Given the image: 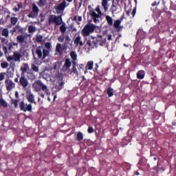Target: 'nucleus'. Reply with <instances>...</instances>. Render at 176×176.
<instances>
[{
  "label": "nucleus",
  "mask_w": 176,
  "mask_h": 176,
  "mask_svg": "<svg viewBox=\"0 0 176 176\" xmlns=\"http://www.w3.org/2000/svg\"><path fill=\"white\" fill-rule=\"evenodd\" d=\"M45 49H42V46L32 45V54L35 58V54L37 55L38 58L40 60H45L46 57L50 56V51L49 50L52 49V43L47 42L45 43Z\"/></svg>",
  "instance_id": "obj_1"
},
{
  "label": "nucleus",
  "mask_w": 176,
  "mask_h": 176,
  "mask_svg": "<svg viewBox=\"0 0 176 176\" xmlns=\"http://www.w3.org/2000/svg\"><path fill=\"white\" fill-rule=\"evenodd\" d=\"M32 89L36 92H39L41 90L45 91L47 96H50V91H49V89H47V86H46L41 80H37L34 82L32 84Z\"/></svg>",
  "instance_id": "obj_2"
},
{
  "label": "nucleus",
  "mask_w": 176,
  "mask_h": 176,
  "mask_svg": "<svg viewBox=\"0 0 176 176\" xmlns=\"http://www.w3.org/2000/svg\"><path fill=\"white\" fill-rule=\"evenodd\" d=\"M49 25L55 24V25H61L63 24V18L61 16L50 15L48 18Z\"/></svg>",
  "instance_id": "obj_3"
},
{
  "label": "nucleus",
  "mask_w": 176,
  "mask_h": 176,
  "mask_svg": "<svg viewBox=\"0 0 176 176\" xmlns=\"http://www.w3.org/2000/svg\"><path fill=\"white\" fill-rule=\"evenodd\" d=\"M23 56L21 53L19 52V51H15L13 52V55H10L6 56L7 58V61L10 63V61H15V63H20L21 61V58Z\"/></svg>",
  "instance_id": "obj_4"
},
{
  "label": "nucleus",
  "mask_w": 176,
  "mask_h": 176,
  "mask_svg": "<svg viewBox=\"0 0 176 176\" xmlns=\"http://www.w3.org/2000/svg\"><path fill=\"white\" fill-rule=\"evenodd\" d=\"M94 30H96V26L93 24H87L81 31V34L82 36H89L90 34L94 32Z\"/></svg>",
  "instance_id": "obj_5"
},
{
  "label": "nucleus",
  "mask_w": 176,
  "mask_h": 176,
  "mask_svg": "<svg viewBox=\"0 0 176 176\" xmlns=\"http://www.w3.org/2000/svg\"><path fill=\"white\" fill-rule=\"evenodd\" d=\"M96 12H97L98 14ZM96 12L93 11L91 13V16L94 23H96V24H98V23H100V18L102 15V14L101 13V10H100V6H98L96 8Z\"/></svg>",
  "instance_id": "obj_6"
},
{
  "label": "nucleus",
  "mask_w": 176,
  "mask_h": 176,
  "mask_svg": "<svg viewBox=\"0 0 176 176\" xmlns=\"http://www.w3.org/2000/svg\"><path fill=\"white\" fill-rule=\"evenodd\" d=\"M95 39L96 37H91L87 39L86 46H88L89 50H91V49H94L95 46H97V43Z\"/></svg>",
  "instance_id": "obj_7"
},
{
  "label": "nucleus",
  "mask_w": 176,
  "mask_h": 176,
  "mask_svg": "<svg viewBox=\"0 0 176 176\" xmlns=\"http://www.w3.org/2000/svg\"><path fill=\"white\" fill-rule=\"evenodd\" d=\"M67 8V1L64 0L61 3L58 4V6L54 7V9L56 11L58 14H60L64 12V9Z\"/></svg>",
  "instance_id": "obj_8"
},
{
  "label": "nucleus",
  "mask_w": 176,
  "mask_h": 176,
  "mask_svg": "<svg viewBox=\"0 0 176 176\" xmlns=\"http://www.w3.org/2000/svg\"><path fill=\"white\" fill-rule=\"evenodd\" d=\"M6 89L8 91H12L14 87H16V84L13 82V80L8 78L5 80Z\"/></svg>",
  "instance_id": "obj_9"
},
{
  "label": "nucleus",
  "mask_w": 176,
  "mask_h": 176,
  "mask_svg": "<svg viewBox=\"0 0 176 176\" xmlns=\"http://www.w3.org/2000/svg\"><path fill=\"white\" fill-rule=\"evenodd\" d=\"M19 107L21 111H23V112H32V104H27L24 103V102H21L19 104Z\"/></svg>",
  "instance_id": "obj_10"
},
{
  "label": "nucleus",
  "mask_w": 176,
  "mask_h": 176,
  "mask_svg": "<svg viewBox=\"0 0 176 176\" xmlns=\"http://www.w3.org/2000/svg\"><path fill=\"white\" fill-rule=\"evenodd\" d=\"M72 64L71 60L69 58H67L62 67L63 72H69V69L71 68Z\"/></svg>",
  "instance_id": "obj_11"
},
{
  "label": "nucleus",
  "mask_w": 176,
  "mask_h": 176,
  "mask_svg": "<svg viewBox=\"0 0 176 176\" xmlns=\"http://www.w3.org/2000/svg\"><path fill=\"white\" fill-rule=\"evenodd\" d=\"M21 75L22 76H25V74L29 72V71L31 70L30 68V65L28 63H23L22 65L21 66Z\"/></svg>",
  "instance_id": "obj_12"
},
{
  "label": "nucleus",
  "mask_w": 176,
  "mask_h": 176,
  "mask_svg": "<svg viewBox=\"0 0 176 176\" xmlns=\"http://www.w3.org/2000/svg\"><path fill=\"white\" fill-rule=\"evenodd\" d=\"M19 83L21 86L23 87V89H25V87H28V85L30 84V82H28V79L25 78V76L23 75H21Z\"/></svg>",
  "instance_id": "obj_13"
},
{
  "label": "nucleus",
  "mask_w": 176,
  "mask_h": 176,
  "mask_svg": "<svg viewBox=\"0 0 176 176\" xmlns=\"http://www.w3.org/2000/svg\"><path fill=\"white\" fill-rule=\"evenodd\" d=\"M12 49H13V45L12 44V43H8L7 44V46L3 45V51L6 57L8 56L9 52H12Z\"/></svg>",
  "instance_id": "obj_14"
},
{
  "label": "nucleus",
  "mask_w": 176,
  "mask_h": 176,
  "mask_svg": "<svg viewBox=\"0 0 176 176\" xmlns=\"http://www.w3.org/2000/svg\"><path fill=\"white\" fill-rule=\"evenodd\" d=\"M62 47L64 52H67V50H73L74 47H72V41H65L64 43L62 45Z\"/></svg>",
  "instance_id": "obj_15"
},
{
  "label": "nucleus",
  "mask_w": 176,
  "mask_h": 176,
  "mask_svg": "<svg viewBox=\"0 0 176 176\" xmlns=\"http://www.w3.org/2000/svg\"><path fill=\"white\" fill-rule=\"evenodd\" d=\"M74 45H76V47H78V46H79L80 47H82V46L85 45V43L82 41V37H80V36H77L74 39Z\"/></svg>",
  "instance_id": "obj_16"
},
{
  "label": "nucleus",
  "mask_w": 176,
  "mask_h": 176,
  "mask_svg": "<svg viewBox=\"0 0 176 176\" xmlns=\"http://www.w3.org/2000/svg\"><path fill=\"white\" fill-rule=\"evenodd\" d=\"M27 100L30 102V104H36V102H35V96H34L31 92H29L27 94Z\"/></svg>",
  "instance_id": "obj_17"
},
{
  "label": "nucleus",
  "mask_w": 176,
  "mask_h": 176,
  "mask_svg": "<svg viewBox=\"0 0 176 176\" xmlns=\"http://www.w3.org/2000/svg\"><path fill=\"white\" fill-rule=\"evenodd\" d=\"M70 57L73 60H72V64L74 65H76V60H78V54H76V52L72 51L70 53Z\"/></svg>",
  "instance_id": "obj_18"
},
{
  "label": "nucleus",
  "mask_w": 176,
  "mask_h": 176,
  "mask_svg": "<svg viewBox=\"0 0 176 176\" xmlns=\"http://www.w3.org/2000/svg\"><path fill=\"white\" fill-rule=\"evenodd\" d=\"M26 74H27L26 76L30 80H35L36 77L35 76V74H34V72H32V70L28 72Z\"/></svg>",
  "instance_id": "obj_19"
},
{
  "label": "nucleus",
  "mask_w": 176,
  "mask_h": 176,
  "mask_svg": "<svg viewBox=\"0 0 176 176\" xmlns=\"http://www.w3.org/2000/svg\"><path fill=\"white\" fill-rule=\"evenodd\" d=\"M25 38H27L25 35L21 34L16 37V41L18 42V43H24V41H25Z\"/></svg>",
  "instance_id": "obj_20"
},
{
  "label": "nucleus",
  "mask_w": 176,
  "mask_h": 176,
  "mask_svg": "<svg viewBox=\"0 0 176 176\" xmlns=\"http://www.w3.org/2000/svg\"><path fill=\"white\" fill-rule=\"evenodd\" d=\"M108 1L109 0H102V6L104 12H107L108 10V8L109 7L108 5Z\"/></svg>",
  "instance_id": "obj_21"
},
{
  "label": "nucleus",
  "mask_w": 176,
  "mask_h": 176,
  "mask_svg": "<svg viewBox=\"0 0 176 176\" xmlns=\"http://www.w3.org/2000/svg\"><path fill=\"white\" fill-rule=\"evenodd\" d=\"M63 50V45H61V43H58L56 47V52H57L58 54H62Z\"/></svg>",
  "instance_id": "obj_22"
},
{
  "label": "nucleus",
  "mask_w": 176,
  "mask_h": 176,
  "mask_svg": "<svg viewBox=\"0 0 176 176\" xmlns=\"http://www.w3.org/2000/svg\"><path fill=\"white\" fill-rule=\"evenodd\" d=\"M1 36H5V38H9V29L3 28L1 31Z\"/></svg>",
  "instance_id": "obj_23"
},
{
  "label": "nucleus",
  "mask_w": 176,
  "mask_h": 176,
  "mask_svg": "<svg viewBox=\"0 0 176 176\" xmlns=\"http://www.w3.org/2000/svg\"><path fill=\"white\" fill-rule=\"evenodd\" d=\"M144 76H145V72H144L143 70H140L137 73L138 79H144Z\"/></svg>",
  "instance_id": "obj_24"
},
{
  "label": "nucleus",
  "mask_w": 176,
  "mask_h": 176,
  "mask_svg": "<svg viewBox=\"0 0 176 176\" xmlns=\"http://www.w3.org/2000/svg\"><path fill=\"white\" fill-rule=\"evenodd\" d=\"M36 31V28L32 25L28 26V32L30 34H34Z\"/></svg>",
  "instance_id": "obj_25"
},
{
  "label": "nucleus",
  "mask_w": 176,
  "mask_h": 176,
  "mask_svg": "<svg viewBox=\"0 0 176 176\" xmlns=\"http://www.w3.org/2000/svg\"><path fill=\"white\" fill-rule=\"evenodd\" d=\"M31 69L33 72H39V67H38V66L35 63L31 64Z\"/></svg>",
  "instance_id": "obj_26"
},
{
  "label": "nucleus",
  "mask_w": 176,
  "mask_h": 176,
  "mask_svg": "<svg viewBox=\"0 0 176 176\" xmlns=\"http://www.w3.org/2000/svg\"><path fill=\"white\" fill-rule=\"evenodd\" d=\"M116 10H118V6H116L115 1H113V3L111 8V12L113 14L115 13V12H116Z\"/></svg>",
  "instance_id": "obj_27"
},
{
  "label": "nucleus",
  "mask_w": 176,
  "mask_h": 176,
  "mask_svg": "<svg viewBox=\"0 0 176 176\" xmlns=\"http://www.w3.org/2000/svg\"><path fill=\"white\" fill-rule=\"evenodd\" d=\"M32 11L37 13V14H38V13H39V8H38V6H36V4H35V3H33V4H32Z\"/></svg>",
  "instance_id": "obj_28"
},
{
  "label": "nucleus",
  "mask_w": 176,
  "mask_h": 176,
  "mask_svg": "<svg viewBox=\"0 0 176 176\" xmlns=\"http://www.w3.org/2000/svg\"><path fill=\"white\" fill-rule=\"evenodd\" d=\"M106 20L107 21V23L109 25H113V19H112V17L107 15L106 16Z\"/></svg>",
  "instance_id": "obj_29"
},
{
  "label": "nucleus",
  "mask_w": 176,
  "mask_h": 176,
  "mask_svg": "<svg viewBox=\"0 0 176 176\" xmlns=\"http://www.w3.org/2000/svg\"><path fill=\"white\" fill-rule=\"evenodd\" d=\"M60 31L62 32L63 34H65L67 32V26H65V23H63L60 27Z\"/></svg>",
  "instance_id": "obj_30"
},
{
  "label": "nucleus",
  "mask_w": 176,
  "mask_h": 176,
  "mask_svg": "<svg viewBox=\"0 0 176 176\" xmlns=\"http://www.w3.org/2000/svg\"><path fill=\"white\" fill-rule=\"evenodd\" d=\"M0 107L8 108V102H6L3 98L0 99Z\"/></svg>",
  "instance_id": "obj_31"
},
{
  "label": "nucleus",
  "mask_w": 176,
  "mask_h": 176,
  "mask_svg": "<svg viewBox=\"0 0 176 176\" xmlns=\"http://www.w3.org/2000/svg\"><path fill=\"white\" fill-rule=\"evenodd\" d=\"M42 41H43V36L41 34H37L36 36V42H37V43H41Z\"/></svg>",
  "instance_id": "obj_32"
},
{
  "label": "nucleus",
  "mask_w": 176,
  "mask_h": 176,
  "mask_svg": "<svg viewBox=\"0 0 176 176\" xmlns=\"http://www.w3.org/2000/svg\"><path fill=\"white\" fill-rule=\"evenodd\" d=\"M11 24L12 25H16L17 24V21H19V19L17 17H11Z\"/></svg>",
  "instance_id": "obj_33"
},
{
  "label": "nucleus",
  "mask_w": 176,
  "mask_h": 176,
  "mask_svg": "<svg viewBox=\"0 0 176 176\" xmlns=\"http://www.w3.org/2000/svg\"><path fill=\"white\" fill-rule=\"evenodd\" d=\"M28 17L35 19L36 17H38V14L32 10V12L28 14Z\"/></svg>",
  "instance_id": "obj_34"
},
{
  "label": "nucleus",
  "mask_w": 176,
  "mask_h": 176,
  "mask_svg": "<svg viewBox=\"0 0 176 176\" xmlns=\"http://www.w3.org/2000/svg\"><path fill=\"white\" fill-rule=\"evenodd\" d=\"M86 69H93V61H89L86 65Z\"/></svg>",
  "instance_id": "obj_35"
},
{
  "label": "nucleus",
  "mask_w": 176,
  "mask_h": 176,
  "mask_svg": "<svg viewBox=\"0 0 176 176\" xmlns=\"http://www.w3.org/2000/svg\"><path fill=\"white\" fill-rule=\"evenodd\" d=\"M102 39H104V37L101 36H98L97 38H95V41L96 43V45L97 43H101V41H102Z\"/></svg>",
  "instance_id": "obj_36"
},
{
  "label": "nucleus",
  "mask_w": 176,
  "mask_h": 176,
  "mask_svg": "<svg viewBox=\"0 0 176 176\" xmlns=\"http://www.w3.org/2000/svg\"><path fill=\"white\" fill-rule=\"evenodd\" d=\"M65 39V34H62L60 36L58 37V42L63 43L64 42Z\"/></svg>",
  "instance_id": "obj_37"
},
{
  "label": "nucleus",
  "mask_w": 176,
  "mask_h": 176,
  "mask_svg": "<svg viewBox=\"0 0 176 176\" xmlns=\"http://www.w3.org/2000/svg\"><path fill=\"white\" fill-rule=\"evenodd\" d=\"M107 94L109 97H112V96H113V89L109 87L107 89Z\"/></svg>",
  "instance_id": "obj_38"
},
{
  "label": "nucleus",
  "mask_w": 176,
  "mask_h": 176,
  "mask_svg": "<svg viewBox=\"0 0 176 176\" xmlns=\"http://www.w3.org/2000/svg\"><path fill=\"white\" fill-rule=\"evenodd\" d=\"M1 67L3 69H6V68H8V67H9V63L6 61L2 62L1 63Z\"/></svg>",
  "instance_id": "obj_39"
},
{
  "label": "nucleus",
  "mask_w": 176,
  "mask_h": 176,
  "mask_svg": "<svg viewBox=\"0 0 176 176\" xmlns=\"http://www.w3.org/2000/svg\"><path fill=\"white\" fill-rule=\"evenodd\" d=\"M21 8H23V5L18 4L17 7H14V8H12V10H14V12H20V9H21Z\"/></svg>",
  "instance_id": "obj_40"
},
{
  "label": "nucleus",
  "mask_w": 176,
  "mask_h": 176,
  "mask_svg": "<svg viewBox=\"0 0 176 176\" xmlns=\"http://www.w3.org/2000/svg\"><path fill=\"white\" fill-rule=\"evenodd\" d=\"M77 140L78 141H82V140H83V133H82L81 132H78L77 133Z\"/></svg>",
  "instance_id": "obj_41"
},
{
  "label": "nucleus",
  "mask_w": 176,
  "mask_h": 176,
  "mask_svg": "<svg viewBox=\"0 0 176 176\" xmlns=\"http://www.w3.org/2000/svg\"><path fill=\"white\" fill-rule=\"evenodd\" d=\"M15 28L16 30V32H24V29L23 28H21L20 25H16L15 26Z\"/></svg>",
  "instance_id": "obj_42"
},
{
  "label": "nucleus",
  "mask_w": 176,
  "mask_h": 176,
  "mask_svg": "<svg viewBox=\"0 0 176 176\" xmlns=\"http://www.w3.org/2000/svg\"><path fill=\"white\" fill-rule=\"evenodd\" d=\"M1 43L3 45H8V43H9V41L8 39H6V38L1 37Z\"/></svg>",
  "instance_id": "obj_43"
},
{
  "label": "nucleus",
  "mask_w": 176,
  "mask_h": 176,
  "mask_svg": "<svg viewBox=\"0 0 176 176\" xmlns=\"http://www.w3.org/2000/svg\"><path fill=\"white\" fill-rule=\"evenodd\" d=\"M45 3H46V0H39V1L38 2V6H40L41 8L45 6Z\"/></svg>",
  "instance_id": "obj_44"
},
{
  "label": "nucleus",
  "mask_w": 176,
  "mask_h": 176,
  "mask_svg": "<svg viewBox=\"0 0 176 176\" xmlns=\"http://www.w3.org/2000/svg\"><path fill=\"white\" fill-rule=\"evenodd\" d=\"M74 21H76L78 24H80V21H82V16H74L73 19Z\"/></svg>",
  "instance_id": "obj_45"
},
{
  "label": "nucleus",
  "mask_w": 176,
  "mask_h": 176,
  "mask_svg": "<svg viewBox=\"0 0 176 176\" xmlns=\"http://www.w3.org/2000/svg\"><path fill=\"white\" fill-rule=\"evenodd\" d=\"M120 25V21L118 20L114 22V27L117 30H119V26Z\"/></svg>",
  "instance_id": "obj_46"
},
{
  "label": "nucleus",
  "mask_w": 176,
  "mask_h": 176,
  "mask_svg": "<svg viewBox=\"0 0 176 176\" xmlns=\"http://www.w3.org/2000/svg\"><path fill=\"white\" fill-rule=\"evenodd\" d=\"M72 72L76 75V76H79V73L78 72V69H76V67L75 65L73 66V68L72 69Z\"/></svg>",
  "instance_id": "obj_47"
},
{
  "label": "nucleus",
  "mask_w": 176,
  "mask_h": 176,
  "mask_svg": "<svg viewBox=\"0 0 176 176\" xmlns=\"http://www.w3.org/2000/svg\"><path fill=\"white\" fill-rule=\"evenodd\" d=\"M5 75H6V73L5 72L0 73V82H2V80L5 79Z\"/></svg>",
  "instance_id": "obj_48"
},
{
  "label": "nucleus",
  "mask_w": 176,
  "mask_h": 176,
  "mask_svg": "<svg viewBox=\"0 0 176 176\" xmlns=\"http://www.w3.org/2000/svg\"><path fill=\"white\" fill-rule=\"evenodd\" d=\"M107 43V38H104L102 39V41H100V43H99V45L100 46H104V45H105V43Z\"/></svg>",
  "instance_id": "obj_49"
},
{
  "label": "nucleus",
  "mask_w": 176,
  "mask_h": 176,
  "mask_svg": "<svg viewBox=\"0 0 176 176\" xmlns=\"http://www.w3.org/2000/svg\"><path fill=\"white\" fill-rule=\"evenodd\" d=\"M65 42H72L71 37L68 34L65 35Z\"/></svg>",
  "instance_id": "obj_50"
},
{
  "label": "nucleus",
  "mask_w": 176,
  "mask_h": 176,
  "mask_svg": "<svg viewBox=\"0 0 176 176\" xmlns=\"http://www.w3.org/2000/svg\"><path fill=\"white\" fill-rule=\"evenodd\" d=\"M70 29L72 30V32H76L77 31L74 24L70 25Z\"/></svg>",
  "instance_id": "obj_51"
},
{
  "label": "nucleus",
  "mask_w": 176,
  "mask_h": 176,
  "mask_svg": "<svg viewBox=\"0 0 176 176\" xmlns=\"http://www.w3.org/2000/svg\"><path fill=\"white\" fill-rule=\"evenodd\" d=\"M10 32L12 35L14 34V32H17V30L16 29V27H14L12 30H10Z\"/></svg>",
  "instance_id": "obj_52"
},
{
  "label": "nucleus",
  "mask_w": 176,
  "mask_h": 176,
  "mask_svg": "<svg viewBox=\"0 0 176 176\" xmlns=\"http://www.w3.org/2000/svg\"><path fill=\"white\" fill-rule=\"evenodd\" d=\"M88 133H94V129H93V127L89 126L88 128Z\"/></svg>",
  "instance_id": "obj_53"
},
{
  "label": "nucleus",
  "mask_w": 176,
  "mask_h": 176,
  "mask_svg": "<svg viewBox=\"0 0 176 176\" xmlns=\"http://www.w3.org/2000/svg\"><path fill=\"white\" fill-rule=\"evenodd\" d=\"M19 103V100H12V104H14V105L15 106V107H17V104Z\"/></svg>",
  "instance_id": "obj_54"
},
{
  "label": "nucleus",
  "mask_w": 176,
  "mask_h": 176,
  "mask_svg": "<svg viewBox=\"0 0 176 176\" xmlns=\"http://www.w3.org/2000/svg\"><path fill=\"white\" fill-rule=\"evenodd\" d=\"M11 44H12V46H19V43L11 42Z\"/></svg>",
  "instance_id": "obj_55"
},
{
  "label": "nucleus",
  "mask_w": 176,
  "mask_h": 176,
  "mask_svg": "<svg viewBox=\"0 0 176 176\" xmlns=\"http://www.w3.org/2000/svg\"><path fill=\"white\" fill-rule=\"evenodd\" d=\"M108 41H112V35L109 34L108 36Z\"/></svg>",
  "instance_id": "obj_56"
},
{
  "label": "nucleus",
  "mask_w": 176,
  "mask_h": 176,
  "mask_svg": "<svg viewBox=\"0 0 176 176\" xmlns=\"http://www.w3.org/2000/svg\"><path fill=\"white\" fill-rule=\"evenodd\" d=\"M0 57H3V52L0 50Z\"/></svg>",
  "instance_id": "obj_57"
},
{
  "label": "nucleus",
  "mask_w": 176,
  "mask_h": 176,
  "mask_svg": "<svg viewBox=\"0 0 176 176\" xmlns=\"http://www.w3.org/2000/svg\"><path fill=\"white\" fill-rule=\"evenodd\" d=\"M5 23V21H3V19H0V25L1 24H3Z\"/></svg>",
  "instance_id": "obj_58"
},
{
  "label": "nucleus",
  "mask_w": 176,
  "mask_h": 176,
  "mask_svg": "<svg viewBox=\"0 0 176 176\" xmlns=\"http://www.w3.org/2000/svg\"><path fill=\"white\" fill-rule=\"evenodd\" d=\"M15 97L16 98H19V92H15Z\"/></svg>",
  "instance_id": "obj_59"
},
{
  "label": "nucleus",
  "mask_w": 176,
  "mask_h": 176,
  "mask_svg": "<svg viewBox=\"0 0 176 176\" xmlns=\"http://www.w3.org/2000/svg\"><path fill=\"white\" fill-rule=\"evenodd\" d=\"M40 96L42 97V98H45V94L40 93Z\"/></svg>",
  "instance_id": "obj_60"
},
{
  "label": "nucleus",
  "mask_w": 176,
  "mask_h": 176,
  "mask_svg": "<svg viewBox=\"0 0 176 176\" xmlns=\"http://www.w3.org/2000/svg\"><path fill=\"white\" fill-rule=\"evenodd\" d=\"M14 82H16V83H19V78H16L14 79Z\"/></svg>",
  "instance_id": "obj_61"
},
{
  "label": "nucleus",
  "mask_w": 176,
  "mask_h": 176,
  "mask_svg": "<svg viewBox=\"0 0 176 176\" xmlns=\"http://www.w3.org/2000/svg\"><path fill=\"white\" fill-rule=\"evenodd\" d=\"M38 102H41V104H43V102H42V101L41 100V98H38Z\"/></svg>",
  "instance_id": "obj_62"
},
{
  "label": "nucleus",
  "mask_w": 176,
  "mask_h": 176,
  "mask_svg": "<svg viewBox=\"0 0 176 176\" xmlns=\"http://www.w3.org/2000/svg\"><path fill=\"white\" fill-rule=\"evenodd\" d=\"M133 16H134V14H135V8H134L133 10Z\"/></svg>",
  "instance_id": "obj_63"
},
{
  "label": "nucleus",
  "mask_w": 176,
  "mask_h": 176,
  "mask_svg": "<svg viewBox=\"0 0 176 176\" xmlns=\"http://www.w3.org/2000/svg\"><path fill=\"white\" fill-rule=\"evenodd\" d=\"M79 67H80V69H82V68H83L84 65L81 64V65H80Z\"/></svg>",
  "instance_id": "obj_64"
}]
</instances>
